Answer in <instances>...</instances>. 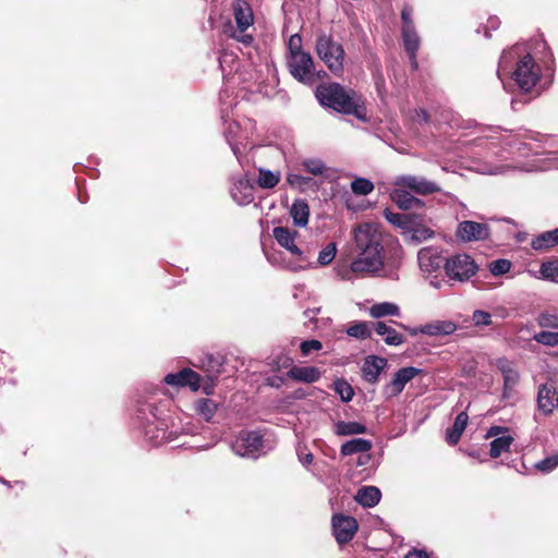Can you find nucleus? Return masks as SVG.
Segmentation results:
<instances>
[{
    "mask_svg": "<svg viewBox=\"0 0 558 558\" xmlns=\"http://www.w3.org/2000/svg\"><path fill=\"white\" fill-rule=\"evenodd\" d=\"M316 97L324 107L331 108L340 113L354 116L359 120L366 119V109L362 96L339 83L320 84L316 88Z\"/></svg>",
    "mask_w": 558,
    "mask_h": 558,
    "instance_id": "f03ea898",
    "label": "nucleus"
},
{
    "mask_svg": "<svg viewBox=\"0 0 558 558\" xmlns=\"http://www.w3.org/2000/svg\"><path fill=\"white\" fill-rule=\"evenodd\" d=\"M457 236L464 241H481L489 236V227L486 223L465 220L459 223Z\"/></svg>",
    "mask_w": 558,
    "mask_h": 558,
    "instance_id": "4468645a",
    "label": "nucleus"
},
{
    "mask_svg": "<svg viewBox=\"0 0 558 558\" xmlns=\"http://www.w3.org/2000/svg\"><path fill=\"white\" fill-rule=\"evenodd\" d=\"M302 166L306 172L316 177H325L326 172L328 171L325 162L318 158L304 159Z\"/></svg>",
    "mask_w": 558,
    "mask_h": 558,
    "instance_id": "e433bc0d",
    "label": "nucleus"
},
{
    "mask_svg": "<svg viewBox=\"0 0 558 558\" xmlns=\"http://www.w3.org/2000/svg\"><path fill=\"white\" fill-rule=\"evenodd\" d=\"M412 15H413L412 7L404 5L402 11H401V22H402L401 29H409V28H414L415 27L414 23H413V20H412Z\"/></svg>",
    "mask_w": 558,
    "mask_h": 558,
    "instance_id": "5fc2aeb1",
    "label": "nucleus"
},
{
    "mask_svg": "<svg viewBox=\"0 0 558 558\" xmlns=\"http://www.w3.org/2000/svg\"><path fill=\"white\" fill-rule=\"evenodd\" d=\"M315 50L329 71L339 76L343 72L344 49L331 35L320 33L316 39Z\"/></svg>",
    "mask_w": 558,
    "mask_h": 558,
    "instance_id": "423d86ee",
    "label": "nucleus"
},
{
    "mask_svg": "<svg viewBox=\"0 0 558 558\" xmlns=\"http://www.w3.org/2000/svg\"><path fill=\"white\" fill-rule=\"evenodd\" d=\"M537 324L542 328L558 329V312L545 311L537 316Z\"/></svg>",
    "mask_w": 558,
    "mask_h": 558,
    "instance_id": "a19ab883",
    "label": "nucleus"
},
{
    "mask_svg": "<svg viewBox=\"0 0 558 558\" xmlns=\"http://www.w3.org/2000/svg\"><path fill=\"white\" fill-rule=\"evenodd\" d=\"M223 357L220 354L207 356L206 363L204 362L203 368L206 373V379L209 384L203 386L206 395H210L214 389V381L222 373Z\"/></svg>",
    "mask_w": 558,
    "mask_h": 558,
    "instance_id": "a211bd4d",
    "label": "nucleus"
},
{
    "mask_svg": "<svg viewBox=\"0 0 558 558\" xmlns=\"http://www.w3.org/2000/svg\"><path fill=\"white\" fill-rule=\"evenodd\" d=\"M272 235L277 243L287 250L293 259L289 260L286 267L292 271L305 270L314 267L310 250L302 248L295 242L299 235L298 231L288 227H276Z\"/></svg>",
    "mask_w": 558,
    "mask_h": 558,
    "instance_id": "7ed1b4c3",
    "label": "nucleus"
},
{
    "mask_svg": "<svg viewBox=\"0 0 558 558\" xmlns=\"http://www.w3.org/2000/svg\"><path fill=\"white\" fill-rule=\"evenodd\" d=\"M288 65L294 78L304 84L314 82V61L308 52H296L289 56Z\"/></svg>",
    "mask_w": 558,
    "mask_h": 558,
    "instance_id": "9d476101",
    "label": "nucleus"
},
{
    "mask_svg": "<svg viewBox=\"0 0 558 558\" xmlns=\"http://www.w3.org/2000/svg\"><path fill=\"white\" fill-rule=\"evenodd\" d=\"M168 385L177 387H190L193 391H197L202 387L201 376L191 368H183L178 373L168 374L165 377Z\"/></svg>",
    "mask_w": 558,
    "mask_h": 558,
    "instance_id": "2eb2a0df",
    "label": "nucleus"
},
{
    "mask_svg": "<svg viewBox=\"0 0 558 558\" xmlns=\"http://www.w3.org/2000/svg\"><path fill=\"white\" fill-rule=\"evenodd\" d=\"M558 466V453L547 457L535 464L536 470L542 473H549Z\"/></svg>",
    "mask_w": 558,
    "mask_h": 558,
    "instance_id": "09e8293b",
    "label": "nucleus"
},
{
    "mask_svg": "<svg viewBox=\"0 0 558 558\" xmlns=\"http://www.w3.org/2000/svg\"><path fill=\"white\" fill-rule=\"evenodd\" d=\"M399 326H400L401 328H403L404 330L409 331V333H410L411 336H417L418 333H423V330H421V329H422V326H420V327H413V328L408 327V326H405V325H403V324H399Z\"/></svg>",
    "mask_w": 558,
    "mask_h": 558,
    "instance_id": "052dcab7",
    "label": "nucleus"
},
{
    "mask_svg": "<svg viewBox=\"0 0 558 558\" xmlns=\"http://www.w3.org/2000/svg\"><path fill=\"white\" fill-rule=\"evenodd\" d=\"M513 437L510 435H502L490 441L489 454L492 458H498L504 452L510 451V447L513 442Z\"/></svg>",
    "mask_w": 558,
    "mask_h": 558,
    "instance_id": "f704fd0d",
    "label": "nucleus"
},
{
    "mask_svg": "<svg viewBox=\"0 0 558 558\" xmlns=\"http://www.w3.org/2000/svg\"><path fill=\"white\" fill-rule=\"evenodd\" d=\"M318 312H319V308H315V310H308V311H305V312H304V314H305L308 318H312V315H316Z\"/></svg>",
    "mask_w": 558,
    "mask_h": 558,
    "instance_id": "774afa93",
    "label": "nucleus"
},
{
    "mask_svg": "<svg viewBox=\"0 0 558 558\" xmlns=\"http://www.w3.org/2000/svg\"><path fill=\"white\" fill-rule=\"evenodd\" d=\"M232 9L236 25H225L223 34L247 47L253 43V36L246 34V31L253 25L254 22L252 9L250 4L244 0H235L232 4Z\"/></svg>",
    "mask_w": 558,
    "mask_h": 558,
    "instance_id": "20e7f679",
    "label": "nucleus"
},
{
    "mask_svg": "<svg viewBox=\"0 0 558 558\" xmlns=\"http://www.w3.org/2000/svg\"><path fill=\"white\" fill-rule=\"evenodd\" d=\"M384 216L385 218L392 225L397 226V227H400L402 229H404L407 231L408 229V225H409V215L407 214H399V213H393L389 209H386L384 211Z\"/></svg>",
    "mask_w": 558,
    "mask_h": 558,
    "instance_id": "37998d69",
    "label": "nucleus"
},
{
    "mask_svg": "<svg viewBox=\"0 0 558 558\" xmlns=\"http://www.w3.org/2000/svg\"><path fill=\"white\" fill-rule=\"evenodd\" d=\"M332 530L337 542L345 544L353 538L357 522L353 517L336 514L332 517Z\"/></svg>",
    "mask_w": 558,
    "mask_h": 558,
    "instance_id": "ddd939ff",
    "label": "nucleus"
},
{
    "mask_svg": "<svg viewBox=\"0 0 558 558\" xmlns=\"http://www.w3.org/2000/svg\"><path fill=\"white\" fill-rule=\"evenodd\" d=\"M369 315L373 318H381L387 316H400V308L397 304L391 302L376 303L369 307Z\"/></svg>",
    "mask_w": 558,
    "mask_h": 558,
    "instance_id": "473e14b6",
    "label": "nucleus"
},
{
    "mask_svg": "<svg viewBox=\"0 0 558 558\" xmlns=\"http://www.w3.org/2000/svg\"><path fill=\"white\" fill-rule=\"evenodd\" d=\"M534 340L537 343L547 347H557L558 345V332L554 331H541L534 335Z\"/></svg>",
    "mask_w": 558,
    "mask_h": 558,
    "instance_id": "a18cd8bd",
    "label": "nucleus"
},
{
    "mask_svg": "<svg viewBox=\"0 0 558 558\" xmlns=\"http://www.w3.org/2000/svg\"><path fill=\"white\" fill-rule=\"evenodd\" d=\"M231 197L240 206H245L254 201V187L246 179L238 180L230 190Z\"/></svg>",
    "mask_w": 558,
    "mask_h": 558,
    "instance_id": "aec40b11",
    "label": "nucleus"
},
{
    "mask_svg": "<svg viewBox=\"0 0 558 558\" xmlns=\"http://www.w3.org/2000/svg\"><path fill=\"white\" fill-rule=\"evenodd\" d=\"M323 343L317 339L304 340L300 343V351L303 357L311 356L314 352L320 351Z\"/></svg>",
    "mask_w": 558,
    "mask_h": 558,
    "instance_id": "49530a36",
    "label": "nucleus"
},
{
    "mask_svg": "<svg viewBox=\"0 0 558 558\" xmlns=\"http://www.w3.org/2000/svg\"><path fill=\"white\" fill-rule=\"evenodd\" d=\"M511 268V263L508 259H497L489 264V270L494 276H501L507 274Z\"/></svg>",
    "mask_w": 558,
    "mask_h": 558,
    "instance_id": "603ef678",
    "label": "nucleus"
},
{
    "mask_svg": "<svg viewBox=\"0 0 558 558\" xmlns=\"http://www.w3.org/2000/svg\"><path fill=\"white\" fill-rule=\"evenodd\" d=\"M281 180V172L279 170L271 171L266 168H258V175L256 183L260 189L270 190L274 189Z\"/></svg>",
    "mask_w": 558,
    "mask_h": 558,
    "instance_id": "c756f323",
    "label": "nucleus"
},
{
    "mask_svg": "<svg viewBox=\"0 0 558 558\" xmlns=\"http://www.w3.org/2000/svg\"><path fill=\"white\" fill-rule=\"evenodd\" d=\"M351 190L355 195L366 196L374 190V184L365 178H356L351 182Z\"/></svg>",
    "mask_w": 558,
    "mask_h": 558,
    "instance_id": "ea45409f",
    "label": "nucleus"
},
{
    "mask_svg": "<svg viewBox=\"0 0 558 558\" xmlns=\"http://www.w3.org/2000/svg\"><path fill=\"white\" fill-rule=\"evenodd\" d=\"M418 118L426 122L428 120V116H427V112L425 110H421L418 113H417Z\"/></svg>",
    "mask_w": 558,
    "mask_h": 558,
    "instance_id": "338daca9",
    "label": "nucleus"
},
{
    "mask_svg": "<svg viewBox=\"0 0 558 558\" xmlns=\"http://www.w3.org/2000/svg\"><path fill=\"white\" fill-rule=\"evenodd\" d=\"M240 126H239V123L238 122H232L227 131H226V138L228 141V143L230 144L231 146V149L233 151V154L236 156V158L240 160V157H239V147L238 145L233 142L236 137V134H238V131H239Z\"/></svg>",
    "mask_w": 558,
    "mask_h": 558,
    "instance_id": "3c124183",
    "label": "nucleus"
},
{
    "mask_svg": "<svg viewBox=\"0 0 558 558\" xmlns=\"http://www.w3.org/2000/svg\"><path fill=\"white\" fill-rule=\"evenodd\" d=\"M558 245L555 231H545L532 240L531 246L535 251H546Z\"/></svg>",
    "mask_w": 558,
    "mask_h": 558,
    "instance_id": "72a5a7b5",
    "label": "nucleus"
},
{
    "mask_svg": "<svg viewBox=\"0 0 558 558\" xmlns=\"http://www.w3.org/2000/svg\"><path fill=\"white\" fill-rule=\"evenodd\" d=\"M374 330L377 335L384 336V341L388 345L397 347L404 342V337L384 322L375 323Z\"/></svg>",
    "mask_w": 558,
    "mask_h": 558,
    "instance_id": "cd10ccee",
    "label": "nucleus"
},
{
    "mask_svg": "<svg viewBox=\"0 0 558 558\" xmlns=\"http://www.w3.org/2000/svg\"><path fill=\"white\" fill-rule=\"evenodd\" d=\"M395 186L409 189L420 195H428L440 192L437 183L428 181L424 177L404 174L395 179Z\"/></svg>",
    "mask_w": 558,
    "mask_h": 558,
    "instance_id": "9b49d317",
    "label": "nucleus"
},
{
    "mask_svg": "<svg viewBox=\"0 0 558 558\" xmlns=\"http://www.w3.org/2000/svg\"><path fill=\"white\" fill-rule=\"evenodd\" d=\"M262 447L263 437L258 432H241L231 445L236 456L252 459L260 456Z\"/></svg>",
    "mask_w": 558,
    "mask_h": 558,
    "instance_id": "1a4fd4ad",
    "label": "nucleus"
},
{
    "mask_svg": "<svg viewBox=\"0 0 558 558\" xmlns=\"http://www.w3.org/2000/svg\"><path fill=\"white\" fill-rule=\"evenodd\" d=\"M472 322L475 327H487L493 324L492 315L488 312L476 310L472 314Z\"/></svg>",
    "mask_w": 558,
    "mask_h": 558,
    "instance_id": "8fccbe9b",
    "label": "nucleus"
},
{
    "mask_svg": "<svg viewBox=\"0 0 558 558\" xmlns=\"http://www.w3.org/2000/svg\"><path fill=\"white\" fill-rule=\"evenodd\" d=\"M287 377L299 383L313 384L322 377V371L315 366H292Z\"/></svg>",
    "mask_w": 558,
    "mask_h": 558,
    "instance_id": "412c9836",
    "label": "nucleus"
},
{
    "mask_svg": "<svg viewBox=\"0 0 558 558\" xmlns=\"http://www.w3.org/2000/svg\"><path fill=\"white\" fill-rule=\"evenodd\" d=\"M469 415L461 412L457 415L453 425L447 429L446 439L449 445H457L468 425Z\"/></svg>",
    "mask_w": 558,
    "mask_h": 558,
    "instance_id": "bb28decb",
    "label": "nucleus"
},
{
    "mask_svg": "<svg viewBox=\"0 0 558 558\" xmlns=\"http://www.w3.org/2000/svg\"><path fill=\"white\" fill-rule=\"evenodd\" d=\"M286 180L287 183L293 189H304L311 182V178L296 173H288Z\"/></svg>",
    "mask_w": 558,
    "mask_h": 558,
    "instance_id": "864d4df0",
    "label": "nucleus"
},
{
    "mask_svg": "<svg viewBox=\"0 0 558 558\" xmlns=\"http://www.w3.org/2000/svg\"><path fill=\"white\" fill-rule=\"evenodd\" d=\"M373 448V444L368 439L354 438L342 444L340 453L342 456H352L355 453H367Z\"/></svg>",
    "mask_w": 558,
    "mask_h": 558,
    "instance_id": "c85d7f7f",
    "label": "nucleus"
},
{
    "mask_svg": "<svg viewBox=\"0 0 558 558\" xmlns=\"http://www.w3.org/2000/svg\"><path fill=\"white\" fill-rule=\"evenodd\" d=\"M502 435H509L508 434V428L507 427H504V426H492L488 428L486 435H485V438L488 439V438H497L499 436H502Z\"/></svg>",
    "mask_w": 558,
    "mask_h": 558,
    "instance_id": "4d7b16f0",
    "label": "nucleus"
},
{
    "mask_svg": "<svg viewBox=\"0 0 558 558\" xmlns=\"http://www.w3.org/2000/svg\"><path fill=\"white\" fill-rule=\"evenodd\" d=\"M354 240L359 255L351 264L352 272L364 276L378 271L384 262L377 229L371 223L361 225L354 231Z\"/></svg>",
    "mask_w": 558,
    "mask_h": 558,
    "instance_id": "f257e3e1",
    "label": "nucleus"
},
{
    "mask_svg": "<svg viewBox=\"0 0 558 558\" xmlns=\"http://www.w3.org/2000/svg\"><path fill=\"white\" fill-rule=\"evenodd\" d=\"M494 365L501 373L507 389L515 388L520 379L517 364L506 357H499L494 362Z\"/></svg>",
    "mask_w": 558,
    "mask_h": 558,
    "instance_id": "6ab92c4d",
    "label": "nucleus"
},
{
    "mask_svg": "<svg viewBox=\"0 0 558 558\" xmlns=\"http://www.w3.org/2000/svg\"><path fill=\"white\" fill-rule=\"evenodd\" d=\"M513 392H514V388L507 389V387L504 385V387H502V399L504 400H509L513 396Z\"/></svg>",
    "mask_w": 558,
    "mask_h": 558,
    "instance_id": "680f3d73",
    "label": "nucleus"
},
{
    "mask_svg": "<svg viewBox=\"0 0 558 558\" xmlns=\"http://www.w3.org/2000/svg\"><path fill=\"white\" fill-rule=\"evenodd\" d=\"M234 61H235V57L232 53H223L219 58V63H220L221 71L223 73H226V72L231 73L232 72V68L230 66L229 70H227L226 64L229 63V62H234Z\"/></svg>",
    "mask_w": 558,
    "mask_h": 558,
    "instance_id": "13d9d810",
    "label": "nucleus"
},
{
    "mask_svg": "<svg viewBox=\"0 0 558 558\" xmlns=\"http://www.w3.org/2000/svg\"><path fill=\"white\" fill-rule=\"evenodd\" d=\"M196 410L205 421L209 422L216 413L217 404L214 400L201 399L196 402Z\"/></svg>",
    "mask_w": 558,
    "mask_h": 558,
    "instance_id": "4c0bfd02",
    "label": "nucleus"
},
{
    "mask_svg": "<svg viewBox=\"0 0 558 558\" xmlns=\"http://www.w3.org/2000/svg\"><path fill=\"white\" fill-rule=\"evenodd\" d=\"M457 324L452 320H432L422 325L423 335L430 337L449 336L457 330Z\"/></svg>",
    "mask_w": 558,
    "mask_h": 558,
    "instance_id": "5701e85b",
    "label": "nucleus"
},
{
    "mask_svg": "<svg viewBox=\"0 0 558 558\" xmlns=\"http://www.w3.org/2000/svg\"><path fill=\"white\" fill-rule=\"evenodd\" d=\"M374 324L375 323L363 322V320L354 322L347 328L345 332L349 337H352V338H355L359 340H365V339L371 338L372 329L374 328Z\"/></svg>",
    "mask_w": 558,
    "mask_h": 558,
    "instance_id": "2f4dec72",
    "label": "nucleus"
},
{
    "mask_svg": "<svg viewBox=\"0 0 558 558\" xmlns=\"http://www.w3.org/2000/svg\"><path fill=\"white\" fill-rule=\"evenodd\" d=\"M335 391L339 395L340 399L343 402H349L352 400L354 396L353 388L351 385L343 378H338L333 383Z\"/></svg>",
    "mask_w": 558,
    "mask_h": 558,
    "instance_id": "58836bf2",
    "label": "nucleus"
},
{
    "mask_svg": "<svg viewBox=\"0 0 558 558\" xmlns=\"http://www.w3.org/2000/svg\"><path fill=\"white\" fill-rule=\"evenodd\" d=\"M476 270L474 259L468 254H456L445 264L446 275L451 280L466 281L475 275Z\"/></svg>",
    "mask_w": 558,
    "mask_h": 558,
    "instance_id": "0eeeda50",
    "label": "nucleus"
},
{
    "mask_svg": "<svg viewBox=\"0 0 558 558\" xmlns=\"http://www.w3.org/2000/svg\"><path fill=\"white\" fill-rule=\"evenodd\" d=\"M381 498V493L376 486L360 488L354 497L355 501L366 508L376 506Z\"/></svg>",
    "mask_w": 558,
    "mask_h": 558,
    "instance_id": "a878e982",
    "label": "nucleus"
},
{
    "mask_svg": "<svg viewBox=\"0 0 558 558\" xmlns=\"http://www.w3.org/2000/svg\"><path fill=\"white\" fill-rule=\"evenodd\" d=\"M538 410L548 415L558 407V392L551 384H543L537 392Z\"/></svg>",
    "mask_w": 558,
    "mask_h": 558,
    "instance_id": "dca6fc26",
    "label": "nucleus"
},
{
    "mask_svg": "<svg viewBox=\"0 0 558 558\" xmlns=\"http://www.w3.org/2000/svg\"><path fill=\"white\" fill-rule=\"evenodd\" d=\"M391 201L400 208V209H415L423 207L424 203L420 198L413 196L411 193L407 191L405 187L396 186L390 194Z\"/></svg>",
    "mask_w": 558,
    "mask_h": 558,
    "instance_id": "4be33fe9",
    "label": "nucleus"
},
{
    "mask_svg": "<svg viewBox=\"0 0 558 558\" xmlns=\"http://www.w3.org/2000/svg\"><path fill=\"white\" fill-rule=\"evenodd\" d=\"M512 77L523 92H530L536 85L539 80V66L535 63L531 54H525L517 63Z\"/></svg>",
    "mask_w": 558,
    "mask_h": 558,
    "instance_id": "6e6552de",
    "label": "nucleus"
},
{
    "mask_svg": "<svg viewBox=\"0 0 558 558\" xmlns=\"http://www.w3.org/2000/svg\"><path fill=\"white\" fill-rule=\"evenodd\" d=\"M290 216L294 226L304 228L308 223L310 206L305 199L296 198L291 205Z\"/></svg>",
    "mask_w": 558,
    "mask_h": 558,
    "instance_id": "393cba45",
    "label": "nucleus"
},
{
    "mask_svg": "<svg viewBox=\"0 0 558 558\" xmlns=\"http://www.w3.org/2000/svg\"><path fill=\"white\" fill-rule=\"evenodd\" d=\"M288 47L290 56H294L296 52H304L302 50V38L299 34H294L290 37Z\"/></svg>",
    "mask_w": 558,
    "mask_h": 558,
    "instance_id": "6e6d98bb",
    "label": "nucleus"
},
{
    "mask_svg": "<svg viewBox=\"0 0 558 558\" xmlns=\"http://www.w3.org/2000/svg\"><path fill=\"white\" fill-rule=\"evenodd\" d=\"M488 24L492 28L496 29L499 26V20L497 17H492L489 19Z\"/></svg>",
    "mask_w": 558,
    "mask_h": 558,
    "instance_id": "0e129e2a",
    "label": "nucleus"
},
{
    "mask_svg": "<svg viewBox=\"0 0 558 558\" xmlns=\"http://www.w3.org/2000/svg\"><path fill=\"white\" fill-rule=\"evenodd\" d=\"M336 253H337L336 244L329 243L326 247H324L319 252L318 258H317V264L320 266H326V265L330 264L333 260Z\"/></svg>",
    "mask_w": 558,
    "mask_h": 558,
    "instance_id": "de8ad7c7",
    "label": "nucleus"
},
{
    "mask_svg": "<svg viewBox=\"0 0 558 558\" xmlns=\"http://www.w3.org/2000/svg\"><path fill=\"white\" fill-rule=\"evenodd\" d=\"M401 34H402L404 49L408 52L410 60H411V65L414 70H416L418 66V63L416 60V52L420 48V43H421L418 34H417L415 27L409 28V29H401Z\"/></svg>",
    "mask_w": 558,
    "mask_h": 558,
    "instance_id": "b1692460",
    "label": "nucleus"
},
{
    "mask_svg": "<svg viewBox=\"0 0 558 558\" xmlns=\"http://www.w3.org/2000/svg\"><path fill=\"white\" fill-rule=\"evenodd\" d=\"M299 460L303 465H310L313 462V454L311 452L302 453L301 451L298 452Z\"/></svg>",
    "mask_w": 558,
    "mask_h": 558,
    "instance_id": "bf43d9fd",
    "label": "nucleus"
},
{
    "mask_svg": "<svg viewBox=\"0 0 558 558\" xmlns=\"http://www.w3.org/2000/svg\"><path fill=\"white\" fill-rule=\"evenodd\" d=\"M517 57H519V47L514 46L509 50H505L499 60L498 76L501 77V71L506 70Z\"/></svg>",
    "mask_w": 558,
    "mask_h": 558,
    "instance_id": "c03bdc74",
    "label": "nucleus"
},
{
    "mask_svg": "<svg viewBox=\"0 0 558 558\" xmlns=\"http://www.w3.org/2000/svg\"><path fill=\"white\" fill-rule=\"evenodd\" d=\"M404 558H428V557L421 551H411Z\"/></svg>",
    "mask_w": 558,
    "mask_h": 558,
    "instance_id": "e2e57ef3",
    "label": "nucleus"
},
{
    "mask_svg": "<svg viewBox=\"0 0 558 558\" xmlns=\"http://www.w3.org/2000/svg\"><path fill=\"white\" fill-rule=\"evenodd\" d=\"M388 362L385 357L369 355L364 360L362 377L369 384H376L380 373L386 368Z\"/></svg>",
    "mask_w": 558,
    "mask_h": 558,
    "instance_id": "f3484780",
    "label": "nucleus"
},
{
    "mask_svg": "<svg viewBox=\"0 0 558 558\" xmlns=\"http://www.w3.org/2000/svg\"><path fill=\"white\" fill-rule=\"evenodd\" d=\"M369 459H371L369 454H366L364 457H360L359 461H357V464L359 465H364V464H366L369 461Z\"/></svg>",
    "mask_w": 558,
    "mask_h": 558,
    "instance_id": "69168bd1",
    "label": "nucleus"
},
{
    "mask_svg": "<svg viewBox=\"0 0 558 558\" xmlns=\"http://www.w3.org/2000/svg\"><path fill=\"white\" fill-rule=\"evenodd\" d=\"M539 272L544 279L558 283V259L543 263Z\"/></svg>",
    "mask_w": 558,
    "mask_h": 558,
    "instance_id": "79ce46f5",
    "label": "nucleus"
},
{
    "mask_svg": "<svg viewBox=\"0 0 558 558\" xmlns=\"http://www.w3.org/2000/svg\"><path fill=\"white\" fill-rule=\"evenodd\" d=\"M420 373H422V369L413 366L402 367L398 369L393 375L392 379L383 388V395L387 399L397 397L402 392L405 385Z\"/></svg>",
    "mask_w": 558,
    "mask_h": 558,
    "instance_id": "f8f14e48",
    "label": "nucleus"
},
{
    "mask_svg": "<svg viewBox=\"0 0 558 558\" xmlns=\"http://www.w3.org/2000/svg\"><path fill=\"white\" fill-rule=\"evenodd\" d=\"M446 258L442 250L436 246H426L418 251L417 262L421 271L426 278H429V284L436 289H440L445 283L442 278L438 277L441 268L445 269Z\"/></svg>",
    "mask_w": 558,
    "mask_h": 558,
    "instance_id": "39448f33",
    "label": "nucleus"
},
{
    "mask_svg": "<svg viewBox=\"0 0 558 558\" xmlns=\"http://www.w3.org/2000/svg\"><path fill=\"white\" fill-rule=\"evenodd\" d=\"M405 233L415 243H421L434 236V231L425 226L408 227Z\"/></svg>",
    "mask_w": 558,
    "mask_h": 558,
    "instance_id": "c9c22d12",
    "label": "nucleus"
},
{
    "mask_svg": "<svg viewBox=\"0 0 558 558\" xmlns=\"http://www.w3.org/2000/svg\"><path fill=\"white\" fill-rule=\"evenodd\" d=\"M366 430V426L360 422L338 421L333 425V432L338 436L360 435L365 434Z\"/></svg>",
    "mask_w": 558,
    "mask_h": 558,
    "instance_id": "7c9ffc66",
    "label": "nucleus"
}]
</instances>
